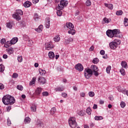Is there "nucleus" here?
Listing matches in <instances>:
<instances>
[{"instance_id": "a19ab883", "label": "nucleus", "mask_w": 128, "mask_h": 128, "mask_svg": "<svg viewBox=\"0 0 128 128\" xmlns=\"http://www.w3.org/2000/svg\"><path fill=\"white\" fill-rule=\"evenodd\" d=\"M124 24L125 26H128V18H124Z\"/></svg>"}, {"instance_id": "603ef678", "label": "nucleus", "mask_w": 128, "mask_h": 128, "mask_svg": "<svg viewBox=\"0 0 128 128\" xmlns=\"http://www.w3.org/2000/svg\"><path fill=\"white\" fill-rule=\"evenodd\" d=\"M103 20L106 24H108V22H110V20L106 18H104Z\"/></svg>"}, {"instance_id": "a18cd8bd", "label": "nucleus", "mask_w": 128, "mask_h": 128, "mask_svg": "<svg viewBox=\"0 0 128 128\" xmlns=\"http://www.w3.org/2000/svg\"><path fill=\"white\" fill-rule=\"evenodd\" d=\"M88 96L90 98H92V96H94V92H88Z\"/></svg>"}, {"instance_id": "f704fd0d", "label": "nucleus", "mask_w": 128, "mask_h": 128, "mask_svg": "<svg viewBox=\"0 0 128 128\" xmlns=\"http://www.w3.org/2000/svg\"><path fill=\"white\" fill-rule=\"evenodd\" d=\"M54 40L56 42H60V36H57L54 38Z\"/></svg>"}, {"instance_id": "5fc2aeb1", "label": "nucleus", "mask_w": 128, "mask_h": 128, "mask_svg": "<svg viewBox=\"0 0 128 128\" xmlns=\"http://www.w3.org/2000/svg\"><path fill=\"white\" fill-rule=\"evenodd\" d=\"M12 77L13 78H16L18 77V73H14Z\"/></svg>"}, {"instance_id": "c85d7f7f", "label": "nucleus", "mask_w": 128, "mask_h": 128, "mask_svg": "<svg viewBox=\"0 0 128 128\" xmlns=\"http://www.w3.org/2000/svg\"><path fill=\"white\" fill-rule=\"evenodd\" d=\"M39 74L40 76H44V74H46V72L45 70H42V69H39Z\"/></svg>"}, {"instance_id": "7ed1b4c3", "label": "nucleus", "mask_w": 128, "mask_h": 128, "mask_svg": "<svg viewBox=\"0 0 128 128\" xmlns=\"http://www.w3.org/2000/svg\"><path fill=\"white\" fill-rule=\"evenodd\" d=\"M20 14V16L24 14L22 11L20 10H16V12L12 15V18L16 20H20L21 18Z\"/></svg>"}, {"instance_id": "4d7b16f0", "label": "nucleus", "mask_w": 128, "mask_h": 128, "mask_svg": "<svg viewBox=\"0 0 128 128\" xmlns=\"http://www.w3.org/2000/svg\"><path fill=\"white\" fill-rule=\"evenodd\" d=\"M7 124H8V126H10V124H12V122L9 119V118H8L7 120Z\"/></svg>"}, {"instance_id": "dca6fc26", "label": "nucleus", "mask_w": 128, "mask_h": 128, "mask_svg": "<svg viewBox=\"0 0 128 128\" xmlns=\"http://www.w3.org/2000/svg\"><path fill=\"white\" fill-rule=\"evenodd\" d=\"M50 18H47L46 20V28H50Z\"/></svg>"}, {"instance_id": "ddd939ff", "label": "nucleus", "mask_w": 128, "mask_h": 128, "mask_svg": "<svg viewBox=\"0 0 128 128\" xmlns=\"http://www.w3.org/2000/svg\"><path fill=\"white\" fill-rule=\"evenodd\" d=\"M42 88H38L35 90V94L36 96H40L42 94Z\"/></svg>"}, {"instance_id": "69168bd1", "label": "nucleus", "mask_w": 128, "mask_h": 128, "mask_svg": "<svg viewBox=\"0 0 128 128\" xmlns=\"http://www.w3.org/2000/svg\"><path fill=\"white\" fill-rule=\"evenodd\" d=\"M94 47L93 46H91V47L89 48L90 52H92V50H94Z\"/></svg>"}, {"instance_id": "e2e57ef3", "label": "nucleus", "mask_w": 128, "mask_h": 128, "mask_svg": "<svg viewBox=\"0 0 128 128\" xmlns=\"http://www.w3.org/2000/svg\"><path fill=\"white\" fill-rule=\"evenodd\" d=\"M4 86L2 84H0V90H4Z\"/></svg>"}, {"instance_id": "13d9d810", "label": "nucleus", "mask_w": 128, "mask_h": 128, "mask_svg": "<svg viewBox=\"0 0 128 128\" xmlns=\"http://www.w3.org/2000/svg\"><path fill=\"white\" fill-rule=\"evenodd\" d=\"M62 96L63 98H67L68 97V94L66 92H62Z\"/></svg>"}, {"instance_id": "2f4dec72", "label": "nucleus", "mask_w": 128, "mask_h": 128, "mask_svg": "<svg viewBox=\"0 0 128 128\" xmlns=\"http://www.w3.org/2000/svg\"><path fill=\"white\" fill-rule=\"evenodd\" d=\"M4 72V66L2 64H0V72Z\"/></svg>"}, {"instance_id": "338daca9", "label": "nucleus", "mask_w": 128, "mask_h": 128, "mask_svg": "<svg viewBox=\"0 0 128 128\" xmlns=\"http://www.w3.org/2000/svg\"><path fill=\"white\" fill-rule=\"evenodd\" d=\"M32 2L34 4H38V0H32Z\"/></svg>"}, {"instance_id": "37998d69", "label": "nucleus", "mask_w": 128, "mask_h": 128, "mask_svg": "<svg viewBox=\"0 0 128 128\" xmlns=\"http://www.w3.org/2000/svg\"><path fill=\"white\" fill-rule=\"evenodd\" d=\"M56 14L58 16H62V12L60 10H58L56 12Z\"/></svg>"}, {"instance_id": "052dcab7", "label": "nucleus", "mask_w": 128, "mask_h": 128, "mask_svg": "<svg viewBox=\"0 0 128 128\" xmlns=\"http://www.w3.org/2000/svg\"><path fill=\"white\" fill-rule=\"evenodd\" d=\"M80 96H81L82 98H84V96H86V93H84V92H80Z\"/></svg>"}, {"instance_id": "58836bf2", "label": "nucleus", "mask_w": 128, "mask_h": 128, "mask_svg": "<svg viewBox=\"0 0 128 128\" xmlns=\"http://www.w3.org/2000/svg\"><path fill=\"white\" fill-rule=\"evenodd\" d=\"M77 113L78 114H79V116H82L84 114V112L82 110L78 111Z\"/></svg>"}, {"instance_id": "774afa93", "label": "nucleus", "mask_w": 128, "mask_h": 128, "mask_svg": "<svg viewBox=\"0 0 128 128\" xmlns=\"http://www.w3.org/2000/svg\"><path fill=\"white\" fill-rule=\"evenodd\" d=\"M24 40H28V42H30V40L28 39V36H26L25 37H24Z\"/></svg>"}, {"instance_id": "ea45409f", "label": "nucleus", "mask_w": 128, "mask_h": 128, "mask_svg": "<svg viewBox=\"0 0 128 128\" xmlns=\"http://www.w3.org/2000/svg\"><path fill=\"white\" fill-rule=\"evenodd\" d=\"M86 6H92V2L90 0H88L86 2Z\"/></svg>"}, {"instance_id": "f8f14e48", "label": "nucleus", "mask_w": 128, "mask_h": 128, "mask_svg": "<svg viewBox=\"0 0 128 128\" xmlns=\"http://www.w3.org/2000/svg\"><path fill=\"white\" fill-rule=\"evenodd\" d=\"M109 46L112 50H116V48L118 46V45H116V44L114 42H110L109 44Z\"/></svg>"}, {"instance_id": "79ce46f5", "label": "nucleus", "mask_w": 128, "mask_h": 128, "mask_svg": "<svg viewBox=\"0 0 128 128\" xmlns=\"http://www.w3.org/2000/svg\"><path fill=\"white\" fill-rule=\"evenodd\" d=\"M86 112L88 113V114H92V110L90 108H88L86 110Z\"/></svg>"}, {"instance_id": "bb28decb", "label": "nucleus", "mask_w": 128, "mask_h": 128, "mask_svg": "<svg viewBox=\"0 0 128 128\" xmlns=\"http://www.w3.org/2000/svg\"><path fill=\"white\" fill-rule=\"evenodd\" d=\"M6 51L9 54H14V48H12L7 49Z\"/></svg>"}, {"instance_id": "20e7f679", "label": "nucleus", "mask_w": 128, "mask_h": 128, "mask_svg": "<svg viewBox=\"0 0 128 128\" xmlns=\"http://www.w3.org/2000/svg\"><path fill=\"white\" fill-rule=\"evenodd\" d=\"M84 76L86 78H90L92 76V69L86 68L84 70Z\"/></svg>"}, {"instance_id": "0eeeda50", "label": "nucleus", "mask_w": 128, "mask_h": 128, "mask_svg": "<svg viewBox=\"0 0 128 128\" xmlns=\"http://www.w3.org/2000/svg\"><path fill=\"white\" fill-rule=\"evenodd\" d=\"M2 102L3 104H5V106H8V95L4 96L2 98Z\"/></svg>"}, {"instance_id": "49530a36", "label": "nucleus", "mask_w": 128, "mask_h": 128, "mask_svg": "<svg viewBox=\"0 0 128 128\" xmlns=\"http://www.w3.org/2000/svg\"><path fill=\"white\" fill-rule=\"evenodd\" d=\"M20 26L21 28H24V26H26V22H24V21L21 22Z\"/></svg>"}, {"instance_id": "412c9836", "label": "nucleus", "mask_w": 128, "mask_h": 128, "mask_svg": "<svg viewBox=\"0 0 128 128\" xmlns=\"http://www.w3.org/2000/svg\"><path fill=\"white\" fill-rule=\"evenodd\" d=\"M12 24L14 22H10L6 23V26L8 28L12 29Z\"/></svg>"}, {"instance_id": "c03bdc74", "label": "nucleus", "mask_w": 128, "mask_h": 128, "mask_svg": "<svg viewBox=\"0 0 128 128\" xmlns=\"http://www.w3.org/2000/svg\"><path fill=\"white\" fill-rule=\"evenodd\" d=\"M118 92H122L124 94H126V89H122V90H118Z\"/></svg>"}, {"instance_id": "2eb2a0df", "label": "nucleus", "mask_w": 128, "mask_h": 128, "mask_svg": "<svg viewBox=\"0 0 128 128\" xmlns=\"http://www.w3.org/2000/svg\"><path fill=\"white\" fill-rule=\"evenodd\" d=\"M66 26L70 30L74 29V26L71 22H68L66 24Z\"/></svg>"}, {"instance_id": "de8ad7c7", "label": "nucleus", "mask_w": 128, "mask_h": 128, "mask_svg": "<svg viewBox=\"0 0 128 128\" xmlns=\"http://www.w3.org/2000/svg\"><path fill=\"white\" fill-rule=\"evenodd\" d=\"M16 88L19 90H24V87L22 85H18Z\"/></svg>"}, {"instance_id": "4468645a", "label": "nucleus", "mask_w": 128, "mask_h": 128, "mask_svg": "<svg viewBox=\"0 0 128 128\" xmlns=\"http://www.w3.org/2000/svg\"><path fill=\"white\" fill-rule=\"evenodd\" d=\"M54 90L56 92H64V86L56 87L55 88Z\"/></svg>"}, {"instance_id": "cd10ccee", "label": "nucleus", "mask_w": 128, "mask_h": 128, "mask_svg": "<svg viewBox=\"0 0 128 128\" xmlns=\"http://www.w3.org/2000/svg\"><path fill=\"white\" fill-rule=\"evenodd\" d=\"M68 34H72V36H74V34H76V30L73 29H70V30L68 31Z\"/></svg>"}, {"instance_id": "8fccbe9b", "label": "nucleus", "mask_w": 128, "mask_h": 128, "mask_svg": "<svg viewBox=\"0 0 128 128\" xmlns=\"http://www.w3.org/2000/svg\"><path fill=\"white\" fill-rule=\"evenodd\" d=\"M120 106L122 108H124L126 107V103L124 102H122L120 104Z\"/></svg>"}, {"instance_id": "1a4fd4ad", "label": "nucleus", "mask_w": 128, "mask_h": 128, "mask_svg": "<svg viewBox=\"0 0 128 128\" xmlns=\"http://www.w3.org/2000/svg\"><path fill=\"white\" fill-rule=\"evenodd\" d=\"M45 48L46 50H52L54 48V46H52V42L45 43Z\"/></svg>"}, {"instance_id": "4be33fe9", "label": "nucleus", "mask_w": 128, "mask_h": 128, "mask_svg": "<svg viewBox=\"0 0 128 128\" xmlns=\"http://www.w3.org/2000/svg\"><path fill=\"white\" fill-rule=\"evenodd\" d=\"M31 111L32 112H36V106L35 104H32V106L30 107Z\"/></svg>"}, {"instance_id": "473e14b6", "label": "nucleus", "mask_w": 128, "mask_h": 128, "mask_svg": "<svg viewBox=\"0 0 128 128\" xmlns=\"http://www.w3.org/2000/svg\"><path fill=\"white\" fill-rule=\"evenodd\" d=\"M113 42L116 44V46H118L120 44L121 41L118 39H115Z\"/></svg>"}, {"instance_id": "a878e982", "label": "nucleus", "mask_w": 128, "mask_h": 128, "mask_svg": "<svg viewBox=\"0 0 128 128\" xmlns=\"http://www.w3.org/2000/svg\"><path fill=\"white\" fill-rule=\"evenodd\" d=\"M24 124H30V117H26L24 120Z\"/></svg>"}, {"instance_id": "a211bd4d", "label": "nucleus", "mask_w": 128, "mask_h": 128, "mask_svg": "<svg viewBox=\"0 0 128 128\" xmlns=\"http://www.w3.org/2000/svg\"><path fill=\"white\" fill-rule=\"evenodd\" d=\"M24 8H30V6H32V2H30L29 1H26L24 3Z\"/></svg>"}, {"instance_id": "6e6d98bb", "label": "nucleus", "mask_w": 128, "mask_h": 128, "mask_svg": "<svg viewBox=\"0 0 128 128\" xmlns=\"http://www.w3.org/2000/svg\"><path fill=\"white\" fill-rule=\"evenodd\" d=\"M42 96H48V92H44L42 93Z\"/></svg>"}, {"instance_id": "f3484780", "label": "nucleus", "mask_w": 128, "mask_h": 128, "mask_svg": "<svg viewBox=\"0 0 128 128\" xmlns=\"http://www.w3.org/2000/svg\"><path fill=\"white\" fill-rule=\"evenodd\" d=\"M36 126L40 128H44V123L40 121V120H37V122L36 124Z\"/></svg>"}, {"instance_id": "72a5a7b5", "label": "nucleus", "mask_w": 128, "mask_h": 128, "mask_svg": "<svg viewBox=\"0 0 128 128\" xmlns=\"http://www.w3.org/2000/svg\"><path fill=\"white\" fill-rule=\"evenodd\" d=\"M56 108H53L51 109L50 114L52 115H54V114H56Z\"/></svg>"}, {"instance_id": "0e129e2a", "label": "nucleus", "mask_w": 128, "mask_h": 128, "mask_svg": "<svg viewBox=\"0 0 128 128\" xmlns=\"http://www.w3.org/2000/svg\"><path fill=\"white\" fill-rule=\"evenodd\" d=\"M104 54H105L104 50H101L100 51V54H102V56H104Z\"/></svg>"}, {"instance_id": "09e8293b", "label": "nucleus", "mask_w": 128, "mask_h": 128, "mask_svg": "<svg viewBox=\"0 0 128 128\" xmlns=\"http://www.w3.org/2000/svg\"><path fill=\"white\" fill-rule=\"evenodd\" d=\"M120 72L122 76H126V71H124V68L120 70Z\"/></svg>"}, {"instance_id": "4c0bfd02", "label": "nucleus", "mask_w": 128, "mask_h": 128, "mask_svg": "<svg viewBox=\"0 0 128 128\" xmlns=\"http://www.w3.org/2000/svg\"><path fill=\"white\" fill-rule=\"evenodd\" d=\"M38 18H40V16L36 13H35L34 14V20H38Z\"/></svg>"}, {"instance_id": "9d476101", "label": "nucleus", "mask_w": 128, "mask_h": 128, "mask_svg": "<svg viewBox=\"0 0 128 128\" xmlns=\"http://www.w3.org/2000/svg\"><path fill=\"white\" fill-rule=\"evenodd\" d=\"M75 68L78 72H82V70H84V66L80 64H78L76 65Z\"/></svg>"}, {"instance_id": "423d86ee", "label": "nucleus", "mask_w": 128, "mask_h": 128, "mask_svg": "<svg viewBox=\"0 0 128 128\" xmlns=\"http://www.w3.org/2000/svg\"><path fill=\"white\" fill-rule=\"evenodd\" d=\"M90 68L91 70L94 74V75H95L96 76H98V66L96 65H92L91 66Z\"/></svg>"}, {"instance_id": "f257e3e1", "label": "nucleus", "mask_w": 128, "mask_h": 128, "mask_svg": "<svg viewBox=\"0 0 128 128\" xmlns=\"http://www.w3.org/2000/svg\"><path fill=\"white\" fill-rule=\"evenodd\" d=\"M106 34L108 36L112 38H114V36L115 38L118 37L116 34H120V32H118V29H115L114 30H108L106 31Z\"/></svg>"}, {"instance_id": "393cba45", "label": "nucleus", "mask_w": 128, "mask_h": 128, "mask_svg": "<svg viewBox=\"0 0 128 128\" xmlns=\"http://www.w3.org/2000/svg\"><path fill=\"white\" fill-rule=\"evenodd\" d=\"M12 42L8 41L6 42V44H4V46L6 48H10V46H12Z\"/></svg>"}, {"instance_id": "9b49d317", "label": "nucleus", "mask_w": 128, "mask_h": 128, "mask_svg": "<svg viewBox=\"0 0 128 128\" xmlns=\"http://www.w3.org/2000/svg\"><path fill=\"white\" fill-rule=\"evenodd\" d=\"M38 82L40 84H44L46 82V78H44L42 76L38 77Z\"/></svg>"}, {"instance_id": "c756f323", "label": "nucleus", "mask_w": 128, "mask_h": 128, "mask_svg": "<svg viewBox=\"0 0 128 128\" xmlns=\"http://www.w3.org/2000/svg\"><path fill=\"white\" fill-rule=\"evenodd\" d=\"M94 120H104V118L102 116H96Z\"/></svg>"}, {"instance_id": "aec40b11", "label": "nucleus", "mask_w": 128, "mask_h": 128, "mask_svg": "<svg viewBox=\"0 0 128 128\" xmlns=\"http://www.w3.org/2000/svg\"><path fill=\"white\" fill-rule=\"evenodd\" d=\"M18 38H14L12 39L10 42L12 44H16V42H18Z\"/></svg>"}, {"instance_id": "f03ea898", "label": "nucleus", "mask_w": 128, "mask_h": 128, "mask_svg": "<svg viewBox=\"0 0 128 128\" xmlns=\"http://www.w3.org/2000/svg\"><path fill=\"white\" fill-rule=\"evenodd\" d=\"M69 126L70 128H76V126H78V124L76 122V118L72 117L68 120Z\"/></svg>"}, {"instance_id": "e433bc0d", "label": "nucleus", "mask_w": 128, "mask_h": 128, "mask_svg": "<svg viewBox=\"0 0 128 128\" xmlns=\"http://www.w3.org/2000/svg\"><path fill=\"white\" fill-rule=\"evenodd\" d=\"M124 14V12H122V10H120L116 12V16H122Z\"/></svg>"}, {"instance_id": "680f3d73", "label": "nucleus", "mask_w": 128, "mask_h": 128, "mask_svg": "<svg viewBox=\"0 0 128 128\" xmlns=\"http://www.w3.org/2000/svg\"><path fill=\"white\" fill-rule=\"evenodd\" d=\"M6 110L7 112H10V110H12V106H8L6 108Z\"/></svg>"}, {"instance_id": "6e6552de", "label": "nucleus", "mask_w": 128, "mask_h": 128, "mask_svg": "<svg viewBox=\"0 0 128 128\" xmlns=\"http://www.w3.org/2000/svg\"><path fill=\"white\" fill-rule=\"evenodd\" d=\"M8 97L9 102L8 104H10V106H12V104L16 102V99H14V98L10 95H8Z\"/></svg>"}, {"instance_id": "7c9ffc66", "label": "nucleus", "mask_w": 128, "mask_h": 128, "mask_svg": "<svg viewBox=\"0 0 128 128\" xmlns=\"http://www.w3.org/2000/svg\"><path fill=\"white\" fill-rule=\"evenodd\" d=\"M121 66L124 68H126V66H128V64L126 63V62H124V61H122L121 63Z\"/></svg>"}, {"instance_id": "b1692460", "label": "nucleus", "mask_w": 128, "mask_h": 128, "mask_svg": "<svg viewBox=\"0 0 128 128\" xmlns=\"http://www.w3.org/2000/svg\"><path fill=\"white\" fill-rule=\"evenodd\" d=\"M43 26L42 25H40L38 27V28H36V32H40L42 30Z\"/></svg>"}, {"instance_id": "6ab92c4d", "label": "nucleus", "mask_w": 128, "mask_h": 128, "mask_svg": "<svg viewBox=\"0 0 128 128\" xmlns=\"http://www.w3.org/2000/svg\"><path fill=\"white\" fill-rule=\"evenodd\" d=\"M48 56L50 58L51 60H52V58H54V52H49Z\"/></svg>"}, {"instance_id": "864d4df0", "label": "nucleus", "mask_w": 128, "mask_h": 128, "mask_svg": "<svg viewBox=\"0 0 128 128\" xmlns=\"http://www.w3.org/2000/svg\"><path fill=\"white\" fill-rule=\"evenodd\" d=\"M92 62H93V64H98V58H94L92 60Z\"/></svg>"}, {"instance_id": "5701e85b", "label": "nucleus", "mask_w": 128, "mask_h": 128, "mask_svg": "<svg viewBox=\"0 0 128 128\" xmlns=\"http://www.w3.org/2000/svg\"><path fill=\"white\" fill-rule=\"evenodd\" d=\"M105 6L108 8L109 10H112V8H114V5H112V4H105Z\"/></svg>"}, {"instance_id": "3c124183", "label": "nucleus", "mask_w": 128, "mask_h": 128, "mask_svg": "<svg viewBox=\"0 0 128 128\" xmlns=\"http://www.w3.org/2000/svg\"><path fill=\"white\" fill-rule=\"evenodd\" d=\"M18 60L19 62H22V56H18Z\"/></svg>"}, {"instance_id": "39448f33", "label": "nucleus", "mask_w": 128, "mask_h": 128, "mask_svg": "<svg viewBox=\"0 0 128 128\" xmlns=\"http://www.w3.org/2000/svg\"><path fill=\"white\" fill-rule=\"evenodd\" d=\"M68 4V2L64 0H61L60 4H58V10H62L65 6H66Z\"/></svg>"}, {"instance_id": "bf43d9fd", "label": "nucleus", "mask_w": 128, "mask_h": 128, "mask_svg": "<svg viewBox=\"0 0 128 128\" xmlns=\"http://www.w3.org/2000/svg\"><path fill=\"white\" fill-rule=\"evenodd\" d=\"M0 44H6V39L2 38L0 40Z\"/></svg>"}, {"instance_id": "c9c22d12", "label": "nucleus", "mask_w": 128, "mask_h": 128, "mask_svg": "<svg viewBox=\"0 0 128 128\" xmlns=\"http://www.w3.org/2000/svg\"><path fill=\"white\" fill-rule=\"evenodd\" d=\"M110 70H112V66H108L106 68V72L107 74H110Z\"/></svg>"}]
</instances>
